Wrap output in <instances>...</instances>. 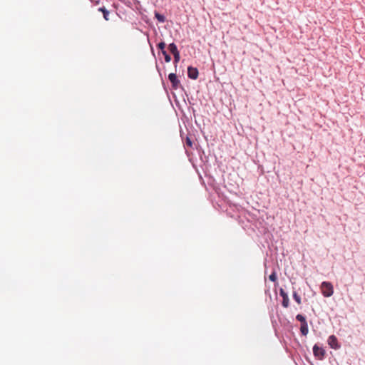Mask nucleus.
I'll return each mask as SVG.
<instances>
[{
  "label": "nucleus",
  "instance_id": "nucleus-1",
  "mask_svg": "<svg viewBox=\"0 0 365 365\" xmlns=\"http://www.w3.org/2000/svg\"><path fill=\"white\" fill-rule=\"evenodd\" d=\"M180 137L182 138L183 146L185 150L188 160H207L208 157L205 154L204 150L198 143L196 139L190 133L185 136V133L181 130Z\"/></svg>",
  "mask_w": 365,
  "mask_h": 365
},
{
  "label": "nucleus",
  "instance_id": "nucleus-2",
  "mask_svg": "<svg viewBox=\"0 0 365 365\" xmlns=\"http://www.w3.org/2000/svg\"><path fill=\"white\" fill-rule=\"evenodd\" d=\"M321 292L325 297H331L334 293V287L330 282H323L321 284Z\"/></svg>",
  "mask_w": 365,
  "mask_h": 365
},
{
  "label": "nucleus",
  "instance_id": "nucleus-3",
  "mask_svg": "<svg viewBox=\"0 0 365 365\" xmlns=\"http://www.w3.org/2000/svg\"><path fill=\"white\" fill-rule=\"evenodd\" d=\"M168 79L170 82L171 83L172 88L174 90H177L179 88L180 86V81L178 79L176 73H171L168 75Z\"/></svg>",
  "mask_w": 365,
  "mask_h": 365
},
{
  "label": "nucleus",
  "instance_id": "nucleus-4",
  "mask_svg": "<svg viewBox=\"0 0 365 365\" xmlns=\"http://www.w3.org/2000/svg\"><path fill=\"white\" fill-rule=\"evenodd\" d=\"M199 71L196 67L190 66L187 67V76L192 80H196L198 78Z\"/></svg>",
  "mask_w": 365,
  "mask_h": 365
},
{
  "label": "nucleus",
  "instance_id": "nucleus-5",
  "mask_svg": "<svg viewBox=\"0 0 365 365\" xmlns=\"http://www.w3.org/2000/svg\"><path fill=\"white\" fill-rule=\"evenodd\" d=\"M314 355L319 359H322L325 355V351L322 347L318 346L315 344L313 347Z\"/></svg>",
  "mask_w": 365,
  "mask_h": 365
},
{
  "label": "nucleus",
  "instance_id": "nucleus-6",
  "mask_svg": "<svg viewBox=\"0 0 365 365\" xmlns=\"http://www.w3.org/2000/svg\"><path fill=\"white\" fill-rule=\"evenodd\" d=\"M328 344L331 346V348L334 349H338L340 347V345L338 343L337 338L334 335H331L328 338Z\"/></svg>",
  "mask_w": 365,
  "mask_h": 365
},
{
  "label": "nucleus",
  "instance_id": "nucleus-7",
  "mask_svg": "<svg viewBox=\"0 0 365 365\" xmlns=\"http://www.w3.org/2000/svg\"><path fill=\"white\" fill-rule=\"evenodd\" d=\"M279 293H280L281 297L283 299H282V306L285 308H287L289 304V299L287 294L282 289H280Z\"/></svg>",
  "mask_w": 365,
  "mask_h": 365
},
{
  "label": "nucleus",
  "instance_id": "nucleus-8",
  "mask_svg": "<svg viewBox=\"0 0 365 365\" xmlns=\"http://www.w3.org/2000/svg\"><path fill=\"white\" fill-rule=\"evenodd\" d=\"M168 50L169 51L173 54V55H175L177 53H179L180 51L178 48V46L177 45L173 42V43H170L169 45H168Z\"/></svg>",
  "mask_w": 365,
  "mask_h": 365
},
{
  "label": "nucleus",
  "instance_id": "nucleus-9",
  "mask_svg": "<svg viewBox=\"0 0 365 365\" xmlns=\"http://www.w3.org/2000/svg\"><path fill=\"white\" fill-rule=\"evenodd\" d=\"M154 16L159 23H165L166 21L165 16L163 14H160L157 11H154Z\"/></svg>",
  "mask_w": 365,
  "mask_h": 365
},
{
  "label": "nucleus",
  "instance_id": "nucleus-10",
  "mask_svg": "<svg viewBox=\"0 0 365 365\" xmlns=\"http://www.w3.org/2000/svg\"><path fill=\"white\" fill-rule=\"evenodd\" d=\"M300 331L304 336H306L308 334L309 329L307 323L301 324Z\"/></svg>",
  "mask_w": 365,
  "mask_h": 365
},
{
  "label": "nucleus",
  "instance_id": "nucleus-11",
  "mask_svg": "<svg viewBox=\"0 0 365 365\" xmlns=\"http://www.w3.org/2000/svg\"><path fill=\"white\" fill-rule=\"evenodd\" d=\"M98 11H101L103 13V18L105 20L108 21L109 19V18H108L109 11L108 9H106L104 6H103V7H100L98 9Z\"/></svg>",
  "mask_w": 365,
  "mask_h": 365
},
{
  "label": "nucleus",
  "instance_id": "nucleus-12",
  "mask_svg": "<svg viewBox=\"0 0 365 365\" xmlns=\"http://www.w3.org/2000/svg\"><path fill=\"white\" fill-rule=\"evenodd\" d=\"M180 60V53H177L175 55H173V64L175 67L176 68L178 66V62Z\"/></svg>",
  "mask_w": 365,
  "mask_h": 365
},
{
  "label": "nucleus",
  "instance_id": "nucleus-13",
  "mask_svg": "<svg viewBox=\"0 0 365 365\" xmlns=\"http://www.w3.org/2000/svg\"><path fill=\"white\" fill-rule=\"evenodd\" d=\"M157 48L160 51V52L165 49L166 44L164 41H160L157 44Z\"/></svg>",
  "mask_w": 365,
  "mask_h": 365
},
{
  "label": "nucleus",
  "instance_id": "nucleus-14",
  "mask_svg": "<svg viewBox=\"0 0 365 365\" xmlns=\"http://www.w3.org/2000/svg\"><path fill=\"white\" fill-rule=\"evenodd\" d=\"M296 319L301 322V324L307 323L305 317L302 314H297Z\"/></svg>",
  "mask_w": 365,
  "mask_h": 365
},
{
  "label": "nucleus",
  "instance_id": "nucleus-15",
  "mask_svg": "<svg viewBox=\"0 0 365 365\" xmlns=\"http://www.w3.org/2000/svg\"><path fill=\"white\" fill-rule=\"evenodd\" d=\"M293 298L296 301V302L298 304H301V297L299 295H298V294L297 292H294L293 293Z\"/></svg>",
  "mask_w": 365,
  "mask_h": 365
},
{
  "label": "nucleus",
  "instance_id": "nucleus-16",
  "mask_svg": "<svg viewBox=\"0 0 365 365\" xmlns=\"http://www.w3.org/2000/svg\"><path fill=\"white\" fill-rule=\"evenodd\" d=\"M269 280H271L272 282H275L277 281V274L275 273V272H273L269 276Z\"/></svg>",
  "mask_w": 365,
  "mask_h": 365
},
{
  "label": "nucleus",
  "instance_id": "nucleus-17",
  "mask_svg": "<svg viewBox=\"0 0 365 365\" xmlns=\"http://www.w3.org/2000/svg\"><path fill=\"white\" fill-rule=\"evenodd\" d=\"M164 59L166 63H169L172 60V58L170 55L168 53L167 55H165V56H164Z\"/></svg>",
  "mask_w": 365,
  "mask_h": 365
},
{
  "label": "nucleus",
  "instance_id": "nucleus-18",
  "mask_svg": "<svg viewBox=\"0 0 365 365\" xmlns=\"http://www.w3.org/2000/svg\"><path fill=\"white\" fill-rule=\"evenodd\" d=\"M156 69L158 72V74L160 76V77L163 79V73H162V71H161V68L159 67L158 64L156 63Z\"/></svg>",
  "mask_w": 365,
  "mask_h": 365
},
{
  "label": "nucleus",
  "instance_id": "nucleus-19",
  "mask_svg": "<svg viewBox=\"0 0 365 365\" xmlns=\"http://www.w3.org/2000/svg\"><path fill=\"white\" fill-rule=\"evenodd\" d=\"M161 53L163 55V56H165V55H167L168 53L167 52V51L165 49L163 51H161Z\"/></svg>",
  "mask_w": 365,
  "mask_h": 365
},
{
  "label": "nucleus",
  "instance_id": "nucleus-20",
  "mask_svg": "<svg viewBox=\"0 0 365 365\" xmlns=\"http://www.w3.org/2000/svg\"><path fill=\"white\" fill-rule=\"evenodd\" d=\"M149 43H150V48H151V51H152L153 54H154V50L153 48V46L150 42H149Z\"/></svg>",
  "mask_w": 365,
  "mask_h": 365
},
{
  "label": "nucleus",
  "instance_id": "nucleus-21",
  "mask_svg": "<svg viewBox=\"0 0 365 365\" xmlns=\"http://www.w3.org/2000/svg\"><path fill=\"white\" fill-rule=\"evenodd\" d=\"M90 1L92 2H96V3H98L100 1V0H90Z\"/></svg>",
  "mask_w": 365,
  "mask_h": 365
},
{
  "label": "nucleus",
  "instance_id": "nucleus-22",
  "mask_svg": "<svg viewBox=\"0 0 365 365\" xmlns=\"http://www.w3.org/2000/svg\"><path fill=\"white\" fill-rule=\"evenodd\" d=\"M198 126L201 128L202 127H204V125H198Z\"/></svg>",
  "mask_w": 365,
  "mask_h": 365
}]
</instances>
